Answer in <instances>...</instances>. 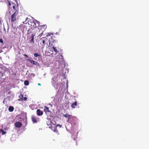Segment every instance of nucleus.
<instances>
[{
    "mask_svg": "<svg viewBox=\"0 0 149 149\" xmlns=\"http://www.w3.org/2000/svg\"><path fill=\"white\" fill-rule=\"evenodd\" d=\"M28 24L30 28L28 31V34H31L34 31H40L39 28L37 27L36 24L34 20L30 19L28 21Z\"/></svg>",
    "mask_w": 149,
    "mask_h": 149,
    "instance_id": "f257e3e1",
    "label": "nucleus"
},
{
    "mask_svg": "<svg viewBox=\"0 0 149 149\" xmlns=\"http://www.w3.org/2000/svg\"><path fill=\"white\" fill-rule=\"evenodd\" d=\"M18 11H16L15 13L12 14L11 16L10 20L12 25L16 23L19 19Z\"/></svg>",
    "mask_w": 149,
    "mask_h": 149,
    "instance_id": "f03ea898",
    "label": "nucleus"
},
{
    "mask_svg": "<svg viewBox=\"0 0 149 149\" xmlns=\"http://www.w3.org/2000/svg\"><path fill=\"white\" fill-rule=\"evenodd\" d=\"M48 39L47 38L45 37L42 38L39 41L40 46L43 48L46 45L47 46L48 45Z\"/></svg>",
    "mask_w": 149,
    "mask_h": 149,
    "instance_id": "7ed1b4c3",
    "label": "nucleus"
},
{
    "mask_svg": "<svg viewBox=\"0 0 149 149\" xmlns=\"http://www.w3.org/2000/svg\"><path fill=\"white\" fill-rule=\"evenodd\" d=\"M40 31H34L33 32L31 33H32L31 37H30L29 39H30L29 42L33 44L34 43V37L36 34H38L39 32Z\"/></svg>",
    "mask_w": 149,
    "mask_h": 149,
    "instance_id": "20e7f679",
    "label": "nucleus"
},
{
    "mask_svg": "<svg viewBox=\"0 0 149 149\" xmlns=\"http://www.w3.org/2000/svg\"><path fill=\"white\" fill-rule=\"evenodd\" d=\"M40 28H39V29L40 30L41 29L42 32L39 34L38 37H39V38H40V37H41L42 35L43 31L45 30V29L46 28V26L45 25H43L40 26Z\"/></svg>",
    "mask_w": 149,
    "mask_h": 149,
    "instance_id": "39448f33",
    "label": "nucleus"
},
{
    "mask_svg": "<svg viewBox=\"0 0 149 149\" xmlns=\"http://www.w3.org/2000/svg\"><path fill=\"white\" fill-rule=\"evenodd\" d=\"M12 8H11L13 12L15 13L16 11H18V8L16 6L15 4L14 3L13 4H12Z\"/></svg>",
    "mask_w": 149,
    "mask_h": 149,
    "instance_id": "423d86ee",
    "label": "nucleus"
},
{
    "mask_svg": "<svg viewBox=\"0 0 149 149\" xmlns=\"http://www.w3.org/2000/svg\"><path fill=\"white\" fill-rule=\"evenodd\" d=\"M36 113L38 116H41L43 114V112L40 109H38L36 111Z\"/></svg>",
    "mask_w": 149,
    "mask_h": 149,
    "instance_id": "0eeeda50",
    "label": "nucleus"
},
{
    "mask_svg": "<svg viewBox=\"0 0 149 149\" xmlns=\"http://www.w3.org/2000/svg\"><path fill=\"white\" fill-rule=\"evenodd\" d=\"M15 125L16 127L17 128L20 127L22 125V123L19 122H16L15 123Z\"/></svg>",
    "mask_w": 149,
    "mask_h": 149,
    "instance_id": "6e6552de",
    "label": "nucleus"
},
{
    "mask_svg": "<svg viewBox=\"0 0 149 149\" xmlns=\"http://www.w3.org/2000/svg\"><path fill=\"white\" fill-rule=\"evenodd\" d=\"M52 47L50 49L51 51L53 52V51H54L56 53H58L59 52V51H58L57 49H56V47H54V45H53Z\"/></svg>",
    "mask_w": 149,
    "mask_h": 149,
    "instance_id": "1a4fd4ad",
    "label": "nucleus"
},
{
    "mask_svg": "<svg viewBox=\"0 0 149 149\" xmlns=\"http://www.w3.org/2000/svg\"><path fill=\"white\" fill-rule=\"evenodd\" d=\"M44 111L46 113H47V112H50V111L49 110V108L45 106Z\"/></svg>",
    "mask_w": 149,
    "mask_h": 149,
    "instance_id": "9d476101",
    "label": "nucleus"
},
{
    "mask_svg": "<svg viewBox=\"0 0 149 149\" xmlns=\"http://www.w3.org/2000/svg\"><path fill=\"white\" fill-rule=\"evenodd\" d=\"M63 116L68 118L69 120L71 118V115H69L67 113L66 114L63 115Z\"/></svg>",
    "mask_w": 149,
    "mask_h": 149,
    "instance_id": "9b49d317",
    "label": "nucleus"
},
{
    "mask_svg": "<svg viewBox=\"0 0 149 149\" xmlns=\"http://www.w3.org/2000/svg\"><path fill=\"white\" fill-rule=\"evenodd\" d=\"M32 120L33 122L34 123H37L38 121L37 118L35 116L32 117Z\"/></svg>",
    "mask_w": 149,
    "mask_h": 149,
    "instance_id": "f8f14e48",
    "label": "nucleus"
},
{
    "mask_svg": "<svg viewBox=\"0 0 149 149\" xmlns=\"http://www.w3.org/2000/svg\"><path fill=\"white\" fill-rule=\"evenodd\" d=\"M77 102L75 101V102L72 103L71 105V107L73 109L75 108V106H77Z\"/></svg>",
    "mask_w": 149,
    "mask_h": 149,
    "instance_id": "ddd939ff",
    "label": "nucleus"
},
{
    "mask_svg": "<svg viewBox=\"0 0 149 149\" xmlns=\"http://www.w3.org/2000/svg\"><path fill=\"white\" fill-rule=\"evenodd\" d=\"M8 109L9 111L11 112L14 110V108L12 106H10L9 107Z\"/></svg>",
    "mask_w": 149,
    "mask_h": 149,
    "instance_id": "4468645a",
    "label": "nucleus"
},
{
    "mask_svg": "<svg viewBox=\"0 0 149 149\" xmlns=\"http://www.w3.org/2000/svg\"><path fill=\"white\" fill-rule=\"evenodd\" d=\"M19 99L18 100L19 101H22L23 100V95H20L19 96Z\"/></svg>",
    "mask_w": 149,
    "mask_h": 149,
    "instance_id": "2eb2a0df",
    "label": "nucleus"
},
{
    "mask_svg": "<svg viewBox=\"0 0 149 149\" xmlns=\"http://www.w3.org/2000/svg\"><path fill=\"white\" fill-rule=\"evenodd\" d=\"M59 61H63L64 59L62 55L59 56Z\"/></svg>",
    "mask_w": 149,
    "mask_h": 149,
    "instance_id": "dca6fc26",
    "label": "nucleus"
},
{
    "mask_svg": "<svg viewBox=\"0 0 149 149\" xmlns=\"http://www.w3.org/2000/svg\"><path fill=\"white\" fill-rule=\"evenodd\" d=\"M26 60L29 62L31 64L33 65V62L34 61L29 59H27Z\"/></svg>",
    "mask_w": 149,
    "mask_h": 149,
    "instance_id": "f3484780",
    "label": "nucleus"
},
{
    "mask_svg": "<svg viewBox=\"0 0 149 149\" xmlns=\"http://www.w3.org/2000/svg\"><path fill=\"white\" fill-rule=\"evenodd\" d=\"M33 65H35L38 66H40L39 64L37 61H34Z\"/></svg>",
    "mask_w": 149,
    "mask_h": 149,
    "instance_id": "a211bd4d",
    "label": "nucleus"
},
{
    "mask_svg": "<svg viewBox=\"0 0 149 149\" xmlns=\"http://www.w3.org/2000/svg\"><path fill=\"white\" fill-rule=\"evenodd\" d=\"M29 82L28 80H25L24 81V84L25 86H27L29 85Z\"/></svg>",
    "mask_w": 149,
    "mask_h": 149,
    "instance_id": "6ab92c4d",
    "label": "nucleus"
},
{
    "mask_svg": "<svg viewBox=\"0 0 149 149\" xmlns=\"http://www.w3.org/2000/svg\"><path fill=\"white\" fill-rule=\"evenodd\" d=\"M8 4L9 6V8H12V4H13L14 3L13 2H10L9 1H8Z\"/></svg>",
    "mask_w": 149,
    "mask_h": 149,
    "instance_id": "aec40b11",
    "label": "nucleus"
},
{
    "mask_svg": "<svg viewBox=\"0 0 149 149\" xmlns=\"http://www.w3.org/2000/svg\"><path fill=\"white\" fill-rule=\"evenodd\" d=\"M60 18V16L58 15H57L55 17V19L57 21Z\"/></svg>",
    "mask_w": 149,
    "mask_h": 149,
    "instance_id": "412c9836",
    "label": "nucleus"
},
{
    "mask_svg": "<svg viewBox=\"0 0 149 149\" xmlns=\"http://www.w3.org/2000/svg\"><path fill=\"white\" fill-rule=\"evenodd\" d=\"M34 56L35 57H37L38 56H40V55L38 53H35L34 54Z\"/></svg>",
    "mask_w": 149,
    "mask_h": 149,
    "instance_id": "4be33fe9",
    "label": "nucleus"
},
{
    "mask_svg": "<svg viewBox=\"0 0 149 149\" xmlns=\"http://www.w3.org/2000/svg\"><path fill=\"white\" fill-rule=\"evenodd\" d=\"M52 35H53V34L52 33H48L47 34L46 36L48 37L49 36H51Z\"/></svg>",
    "mask_w": 149,
    "mask_h": 149,
    "instance_id": "5701e85b",
    "label": "nucleus"
},
{
    "mask_svg": "<svg viewBox=\"0 0 149 149\" xmlns=\"http://www.w3.org/2000/svg\"><path fill=\"white\" fill-rule=\"evenodd\" d=\"M1 132H2V134H1L2 135L6 133V132H4V130H3L2 129L1 130Z\"/></svg>",
    "mask_w": 149,
    "mask_h": 149,
    "instance_id": "b1692460",
    "label": "nucleus"
},
{
    "mask_svg": "<svg viewBox=\"0 0 149 149\" xmlns=\"http://www.w3.org/2000/svg\"><path fill=\"white\" fill-rule=\"evenodd\" d=\"M53 38V37L52 36H51V39L52 40H53V41H52V42H54H54H57V41L56 40H54Z\"/></svg>",
    "mask_w": 149,
    "mask_h": 149,
    "instance_id": "393cba45",
    "label": "nucleus"
},
{
    "mask_svg": "<svg viewBox=\"0 0 149 149\" xmlns=\"http://www.w3.org/2000/svg\"><path fill=\"white\" fill-rule=\"evenodd\" d=\"M0 42L3 43V41L2 39H0Z\"/></svg>",
    "mask_w": 149,
    "mask_h": 149,
    "instance_id": "a878e982",
    "label": "nucleus"
},
{
    "mask_svg": "<svg viewBox=\"0 0 149 149\" xmlns=\"http://www.w3.org/2000/svg\"><path fill=\"white\" fill-rule=\"evenodd\" d=\"M24 56V57H26V58H28V56H27V55L26 54H24L23 55Z\"/></svg>",
    "mask_w": 149,
    "mask_h": 149,
    "instance_id": "bb28decb",
    "label": "nucleus"
},
{
    "mask_svg": "<svg viewBox=\"0 0 149 149\" xmlns=\"http://www.w3.org/2000/svg\"><path fill=\"white\" fill-rule=\"evenodd\" d=\"M36 23L37 24H38V25H39L40 24V22L39 21H38L37 20H36Z\"/></svg>",
    "mask_w": 149,
    "mask_h": 149,
    "instance_id": "cd10ccee",
    "label": "nucleus"
},
{
    "mask_svg": "<svg viewBox=\"0 0 149 149\" xmlns=\"http://www.w3.org/2000/svg\"><path fill=\"white\" fill-rule=\"evenodd\" d=\"M27 99V98L26 97H24L23 98V100H26Z\"/></svg>",
    "mask_w": 149,
    "mask_h": 149,
    "instance_id": "c85d7f7f",
    "label": "nucleus"
},
{
    "mask_svg": "<svg viewBox=\"0 0 149 149\" xmlns=\"http://www.w3.org/2000/svg\"><path fill=\"white\" fill-rule=\"evenodd\" d=\"M57 126H59L60 127H61V125H59V124H58L57 125Z\"/></svg>",
    "mask_w": 149,
    "mask_h": 149,
    "instance_id": "c756f323",
    "label": "nucleus"
},
{
    "mask_svg": "<svg viewBox=\"0 0 149 149\" xmlns=\"http://www.w3.org/2000/svg\"><path fill=\"white\" fill-rule=\"evenodd\" d=\"M5 0H0V2H2L4 1Z\"/></svg>",
    "mask_w": 149,
    "mask_h": 149,
    "instance_id": "7c9ffc66",
    "label": "nucleus"
},
{
    "mask_svg": "<svg viewBox=\"0 0 149 149\" xmlns=\"http://www.w3.org/2000/svg\"><path fill=\"white\" fill-rule=\"evenodd\" d=\"M38 86H40L41 85V84H40V83H38Z\"/></svg>",
    "mask_w": 149,
    "mask_h": 149,
    "instance_id": "2f4dec72",
    "label": "nucleus"
},
{
    "mask_svg": "<svg viewBox=\"0 0 149 149\" xmlns=\"http://www.w3.org/2000/svg\"><path fill=\"white\" fill-rule=\"evenodd\" d=\"M28 19V17H26V21H27V19Z\"/></svg>",
    "mask_w": 149,
    "mask_h": 149,
    "instance_id": "473e14b6",
    "label": "nucleus"
},
{
    "mask_svg": "<svg viewBox=\"0 0 149 149\" xmlns=\"http://www.w3.org/2000/svg\"><path fill=\"white\" fill-rule=\"evenodd\" d=\"M1 71H0V74H1Z\"/></svg>",
    "mask_w": 149,
    "mask_h": 149,
    "instance_id": "72a5a7b5",
    "label": "nucleus"
}]
</instances>
